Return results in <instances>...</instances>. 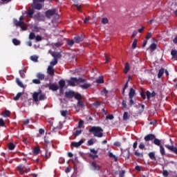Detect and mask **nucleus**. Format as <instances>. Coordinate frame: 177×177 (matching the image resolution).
Segmentation results:
<instances>
[{"label":"nucleus","instance_id":"28","mask_svg":"<svg viewBox=\"0 0 177 177\" xmlns=\"http://www.w3.org/2000/svg\"><path fill=\"white\" fill-rule=\"evenodd\" d=\"M108 156H109V157H110V158H114L115 161L118 160V158L117 156H115V155L113 154V153H111V152H109Z\"/></svg>","mask_w":177,"mask_h":177},{"label":"nucleus","instance_id":"61","mask_svg":"<svg viewBox=\"0 0 177 177\" xmlns=\"http://www.w3.org/2000/svg\"><path fill=\"white\" fill-rule=\"evenodd\" d=\"M89 157L93 158V160H95V158H97L98 156L97 154H90Z\"/></svg>","mask_w":177,"mask_h":177},{"label":"nucleus","instance_id":"19","mask_svg":"<svg viewBox=\"0 0 177 177\" xmlns=\"http://www.w3.org/2000/svg\"><path fill=\"white\" fill-rule=\"evenodd\" d=\"M36 77L37 78H38V80L39 81H42V80H44L45 79V75L42 74L41 73H38L37 75H36Z\"/></svg>","mask_w":177,"mask_h":177},{"label":"nucleus","instance_id":"5","mask_svg":"<svg viewBox=\"0 0 177 177\" xmlns=\"http://www.w3.org/2000/svg\"><path fill=\"white\" fill-rule=\"evenodd\" d=\"M45 15L47 19H50L53 17V16H55L56 9L48 10L47 11H46Z\"/></svg>","mask_w":177,"mask_h":177},{"label":"nucleus","instance_id":"54","mask_svg":"<svg viewBox=\"0 0 177 177\" xmlns=\"http://www.w3.org/2000/svg\"><path fill=\"white\" fill-rule=\"evenodd\" d=\"M35 38V33L30 32L29 35V39H34Z\"/></svg>","mask_w":177,"mask_h":177},{"label":"nucleus","instance_id":"46","mask_svg":"<svg viewBox=\"0 0 177 177\" xmlns=\"http://www.w3.org/2000/svg\"><path fill=\"white\" fill-rule=\"evenodd\" d=\"M77 106L79 107H84V102H82V100H79V101H77Z\"/></svg>","mask_w":177,"mask_h":177},{"label":"nucleus","instance_id":"25","mask_svg":"<svg viewBox=\"0 0 177 177\" xmlns=\"http://www.w3.org/2000/svg\"><path fill=\"white\" fill-rule=\"evenodd\" d=\"M49 88L51 89V91H57L59 86L56 84H51L49 86Z\"/></svg>","mask_w":177,"mask_h":177},{"label":"nucleus","instance_id":"53","mask_svg":"<svg viewBox=\"0 0 177 177\" xmlns=\"http://www.w3.org/2000/svg\"><path fill=\"white\" fill-rule=\"evenodd\" d=\"M102 24H107L109 23V19L107 18H102Z\"/></svg>","mask_w":177,"mask_h":177},{"label":"nucleus","instance_id":"51","mask_svg":"<svg viewBox=\"0 0 177 177\" xmlns=\"http://www.w3.org/2000/svg\"><path fill=\"white\" fill-rule=\"evenodd\" d=\"M81 133H82V131H81V130H77V131L74 133V135H75V136H80V135H81Z\"/></svg>","mask_w":177,"mask_h":177},{"label":"nucleus","instance_id":"11","mask_svg":"<svg viewBox=\"0 0 177 177\" xmlns=\"http://www.w3.org/2000/svg\"><path fill=\"white\" fill-rule=\"evenodd\" d=\"M137 107H138V109H140L136 112V114L142 113L143 110H145V105H143V104L140 105V104H138Z\"/></svg>","mask_w":177,"mask_h":177},{"label":"nucleus","instance_id":"60","mask_svg":"<svg viewBox=\"0 0 177 177\" xmlns=\"http://www.w3.org/2000/svg\"><path fill=\"white\" fill-rule=\"evenodd\" d=\"M0 127H5V121L2 118H0Z\"/></svg>","mask_w":177,"mask_h":177},{"label":"nucleus","instance_id":"57","mask_svg":"<svg viewBox=\"0 0 177 177\" xmlns=\"http://www.w3.org/2000/svg\"><path fill=\"white\" fill-rule=\"evenodd\" d=\"M84 125V121L82 120H80L79 123H78V128L81 129V127Z\"/></svg>","mask_w":177,"mask_h":177},{"label":"nucleus","instance_id":"64","mask_svg":"<svg viewBox=\"0 0 177 177\" xmlns=\"http://www.w3.org/2000/svg\"><path fill=\"white\" fill-rule=\"evenodd\" d=\"M35 39L36 41H41L42 40V37L39 35H37L36 37H35Z\"/></svg>","mask_w":177,"mask_h":177},{"label":"nucleus","instance_id":"10","mask_svg":"<svg viewBox=\"0 0 177 177\" xmlns=\"http://www.w3.org/2000/svg\"><path fill=\"white\" fill-rule=\"evenodd\" d=\"M91 169L93 171H99V169H100V167L96 164V162H93L91 163Z\"/></svg>","mask_w":177,"mask_h":177},{"label":"nucleus","instance_id":"4","mask_svg":"<svg viewBox=\"0 0 177 177\" xmlns=\"http://www.w3.org/2000/svg\"><path fill=\"white\" fill-rule=\"evenodd\" d=\"M44 1L45 0H33V3L31 5L32 9L41 10V9H42V4L41 2H44Z\"/></svg>","mask_w":177,"mask_h":177},{"label":"nucleus","instance_id":"29","mask_svg":"<svg viewBox=\"0 0 177 177\" xmlns=\"http://www.w3.org/2000/svg\"><path fill=\"white\" fill-rule=\"evenodd\" d=\"M28 15L29 16V17H32V15H34V8H30L28 10V12H27Z\"/></svg>","mask_w":177,"mask_h":177},{"label":"nucleus","instance_id":"3","mask_svg":"<svg viewBox=\"0 0 177 177\" xmlns=\"http://www.w3.org/2000/svg\"><path fill=\"white\" fill-rule=\"evenodd\" d=\"M32 99L34 102H38V100H44L45 95L42 94L41 91H39V92H35L32 94Z\"/></svg>","mask_w":177,"mask_h":177},{"label":"nucleus","instance_id":"55","mask_svg":"<svg viewBox=\"0 0 177 177\" xmlns=\"http://www.w3.org/2000/svg\"><path fill=\"white\" fill-rule=\"evenodd\" d=\"M32 82L33 84H41V80L39 79H35L32 80Z\"/></svg>","mask_w":177,"mask_h":177},{"label":"nucleus","instance_id":"36","mask_svg":"<svg viewBox=\"0 0 177 177\" xmlns=\"http://www.w3.org/2000/svg\"><path fill=\"white\" fill-rule=\"evenodd\" d=\"M164 74V68H160L158 73V77L161 78Z\"/></svg>","mask_w":177,"mask_h":177},{"label":"nucleus","instance_id":"48","mask_svg":"<svg viewBox=\"0 0 177 177\" xmlns=\"http://www.w3.org/2000/svg\"><path fill=\"white\" fill-rule=\"evenodd\" d=\"M137 44H138V40H137L136 39H135L133 40V44H132V48H133V49H136V45H137Z\"/></svg>","mask_w":177,"mask_h":177},{"label":"nucleus","instance_id":"35","mask_svg":"<svg viewBox=\"0 0 177 177\" xmlns=\"http://www.w3.org/2000/svg\"><path fill=\"white\" fill-rule=\"evenodd\" d=\"M171 55L173 57V59H176L177 57V50H171Z\"/></svg>","mask_w":177,"mask_h":177},{"label":"nucleus","instance_id":"58","mask_svg":"<svg viewBox=\"0 0 177 177\" xmlns=\"http://www.w3.org/2000/svg\"><path fill=\"white\" fill-rule=\"evenodd\" d=\"M162 175H163V176L167 177V176H168V175H169V173L167 170H163Z\"/></svg>","mask_w":177,"mask_h":177},{"label":"nucleus","instance_id":"14","mask_svg":"<svg viewBox=\"0 0 177 177\" xmlns=\"http://www.w3.org/2000/svg\"><path fill=\"white\" fill-rule=\"evenodd\" d=\"M129 150H125L122 153V156H123V157H124L125 160H129Z\"/></svg>","mask_w":177,"mask_h":177},{"label":"nucleus","instance_id":"32","mask_svg":"<svg viewBox=\"0 0 177 177\" xmlns=\"http://www.w3.org/2000/svg\"><path fill=\"white\" fill-rule=\"evenodd\" d=\"M149 157L151 158V160H153V161H156V155L154 154V152H150L149 153Z\"/></svg>","mask_w":177,"mask_h":177},{"label":"nucleus","instance_id":"20","mask_svg":"<svg viewBox=\"0 0 177 177\" xmlns=\"http://www.w3.org/2000/svg\"><path fill=\"white\" fill-rule=\"evenodd\" d=\"M136 93H135V90L133 88H130V91L129 93V96L130 99H133V96H135Z\"/></svg>","mask_w":177,"mask_h":177},{"label":"nucleus","instance_id":"21","mask_svg":"<svg viewBox=\"0 0 177 177\" xmlns=\"http://www.w3.org/2000/svg\"><path fill=\"white\" fill-rule=\"evenodd\" d=\"M122 118L123 121H128V120H129V114L128 113V112H124Z\"/></svg>","mask_w":177,"mask_h":177},{"label":"nucleus","instance_id":"49","mask_svg":"<svg viewBox=\"0 0 177 177\" xmlns=\"http://www.w3.org/2000/svg\"><path fill=\"white\" fill-rule=\"evenodd\" d=\"M75 99H76L77 100H81V99H82V96H81V94H76L75 95Z\"/></svg>","mask_w":177,"mask_h":177},{"label":"nucleus","instance_id":"39","mask_svg":"<svg viewBox=\"0 0 177 177\" xmlns=\"http://www.w3.org/2000/svg\"><path fill=\"white\" fill-rule=\"evenodd\" d=\"M15 147H16V146L12 142H10L8 144V149H9V150H15Z\"/></svg>","mask_w":177,"mask_h":177},{"label":"nucleus","instance_id":"1","mask_svg":"<svg viewBox=\"0 0 177 177\" xmlns=\"http://www.w3.org/2000/svg\"><path fill=\"white\" fill-rule=\"evenodd\" d=\"M88 131L96 138H103V129L100 127H93Z\"/></svg>","mask_w":177,"mask_h":177},{"label":"nucleus","instance_id":"22","mask_svg":"<svg viewBox=\"0 0 177 177\" xmlns=\"http://www.w3.org/2000/svg\"><path fill=\"white\" fill-rule=\"evenodd\" d=\"M65 95H66V97H69L70 99H71L74 96V92L73 91H66L65 93Z\"/></svg>","mask_w":177,"mask_h":177},{"label":"nucleus","instance_id":"30","mask_svg":"<svg viewBox=\"0 0 177 177\" xmlns=\"http://www.w3.org/2000/svg\"><path fill=\"white\" fill-rule=\"evenodd\" d=\"M3 117H5V118H8V117H10V111L6 110L3 113Z\"/></svg>","mask_w":177,"mask_h":177},{"label":"nucleus","instance_id":"2","mask_svg":"<svg viewBox=\"0 0 177 177\" xmlns=\"http://www.w3.org/2000/svg\"><path fill=\"white\" fill-rule=\"evenodd\" d=\"M85 81H86L85 79L71 77L69 80H68V84L70 86H76V85H78V84L84 83Z\"/></svg>","mask_w":177,"mask_h":177},{"label":"nucleus","instance_id":"7","mask_svg":"<svg viewBox=\"0 0 177 177\" xmlns=\"http://www.w3.org/2000/svg\"><path fill=\"white\" fill-rule=\"evenodd\" d=\"M85 36L81 35L80 36H76L74 37V41L76 44H80V42H82L84 41V38Z\"/></svg>","mask_w":177,"mask_h":177},{"label":"nucleus","instance_id":"43","mask_svg":"<svg viewBox=\"0 0 177 177\" xmlns=\"http://www.w3.org/2000/svg\"><path fill=\"white\" fill-rule=\"evenodd\" d=\"M53 129H62V124L59 123L58 126H56V124H52Z\"/></svg>","mask_w":177,"mask_h":177},{"label":"nucleus","instance_id":"59","mask_svg":"<svg viewBox=\"0 0 177 177\" xmlns=\"http://www.w3.org/2000/svg\"><path fill=\"white\" fill-rule=\"evenodd\" d=\"M106 120H114V115H109L106 117Z\"/></svg>","mask_w":177,"mask_h":177},{"label":"nucleus","instance_id":"44","mask_svg":"<svg viewBox=\"0 0 177 177\" xmlns=\"http://www.w3.org/2000/svg\"><path fill=\"white\" fill-rule=\"evenodd\" d=\"M97 84H104V80H103V77H100L99 79L96 80Z\"/></svg>","mask_w":177,"mask_h":177},{"label":"nucleus","instance_id":"42","mask_svg":"<svg viewBox=\"0 0 177 177\" xmlns=\"http://www.w3.org/2000/svg\"><path fill=\"white\" fill-rule=\"evenodd\" d=\"M59 85L60 88H64L65 85H66V82L64 80H60L59 82Z\"/></svg>","mask_w":177,"mask_h":177},{"label":"nucleus","instance_id":"18","mask_svg":"<svg viewBox=\"0 0 177 177\" xmlns=\"http://www.w3.org/2000/svg\"><path fill=\"white\" fill-rule=\"evenodd\" d=\"M147 97V99H150V97H154L156 96V92L153 91L152 93H150V91H147L146 92Z\"/></svg>","mask_w":177,"mask_h":177},{"label":"nucleus","instance_id":"15","mask_svg":"<svg viewBox=\"0 0 177 177\" xmlns=\"http://www.w3.org/2000/svg\"><path fill=\"white\" fill-rule=\"evenodd\" d=\"M82 143H84V140H81L80 141L75 142H73L71 143L72 146H74V147H80V146H81V145H82Z\"/></svg>","mask_w":177,"mask_h":177},{"label":"nucleus","instance_id":"37","mask_svg":"<svg viewBox=\"0 0 177 177\" xmlns=\"http://www.w3.org/2000/svg\"><path fill=\"white\" fill-rule=\"evenodd\" d=\"M149 48L151 52H153V50H156V49H157V44L153 43L150 45Z\"/></svg>","mask_w":177,"mask_h":177},{"label":"nucleus","instance_id":"45","mask_svg":"<svg viewBox=\"0 0 177 177\" xmlns=\"http://www.w3.org/2000/svg\"><path fill=\"white\" fill-rule=\"evenodd\" d=\"M160 154H162V156H164V154H165V149H164V147L160 145Z\"/></svg>","mask_w":177,"mask_h":177},{"label":"nucleus","instance_id":"40","mask_svg":"<svg viewBox=\"0 0 177 177\" xmlns=\"http://www.w3.org/2000/svg\"><path fill=\"white\" fill-rule=\"evenodd\" d=\"M30 60H32V62H38V56H37V55L30 56Z\"/></svg>","mask_w":177,"mask_h":177},{"label":"nucleus","instance_id":"38","mask_svg":"<svg viewBox=\"0 0 177 177\" xmlns=\"http://www.w3.org/2000/svg\"><path fill=\"white\" fill-rule=\"evenodd\" d=\"M91 84H82L80 86L82 89H88V88H91Z\"/></svg>","mask_w":177,"mask_h":177},{"label":"nucleus","instance_id":"62","mask_svg":"<svg viewBox=\"0 0 177 177\" xmlns=\"http://www.w3.org/2000/svg\"><path fill=\"white\" fill-rule=\"evenodd\" d=\"M94 143H95V142H93V140H92V139H91L88 141V146H92Z\"/></svg>","mask_w":177,"mask_h":177},{"label":"nucleus","instance_id":"8","mask_svg":"<svg viewBox=\"0 0 177 177\" xmlns=\"http://www.w3.org/2000/svg\"><path fill=\"white\" fill-rule=\"evenodd\" d=\"M47 74H48L50 77H53V75H55V68L52 66H48L47 68Z\"/></svg>","mask_w":177,"mask_h":177},{"label":"nucleus","instance_id":"17","mask_svg":"<svg viewBox=\"0 0 177 177\" xmlns=\"http://www.w3.org/2000/svg\"><path fill=\"white\" fill-rule=\"evenodd\" d=\"M17 169L21 175H24V166L23 165H19Z\"/></svg>","mask_w":177,"mask_h":177},{"label":"nucleus","instance_id":"12","mask_svg":"<svg viewBox=\"0 0 177 177\" xmlns=\"http://www.w3.org/2000/svg\"><path fill=\"white\" fill-rule=\"evenodd\" d=\"M165 147H167V149L169 150H171V151H173V153L177 154V148L174 146L165 145Z\"/></svg>","mask_w":177,"mask_h":177},{"label":"nucleus","instance_id":"41","mask_svg":"<svg viewBox=\"0 0 177 177\" xmlns=\"http://www.w3.org/2000/svg\"><path fill=\"white\" fill-rule=\"evenodd\" d=\"M14 24H15L17 26V27H21V24H21V21H18L17 19H15L14 21Z\"/></svg>","mask_w":177,"mask_h":177},{"label":"nucleus","instance_id":"56","mask_svg":"<svg viewBox=\"0 0 177 177\" xmlns=\"http://www.w3.org/2000/svg\"><path fill=\"white\" fill-rule=\"evenodd\" d=\"M59 46H62V43L60 42H57L54 44L53 47L54 48H59Z\"/></svg>","mask_w":177,"mask_h":177},{"label":"nucleus","instance_id":"34","mask_svg":"<svg viewBox=\"0 0 177 177\" xmlns=\"http://www.w3.org/2000/svg\"><path fill=\"white\" fill-rule=\"evenodd\" d=\"M57 64V59H53L50 62V65L48 66L53 67L54 66H56Z\"/></svg>","mask_w":177,"mask_h":177},{"label":"nucleus","instance_id":"52","mask_svg":"<svg viewBox=\"0 0 177 177\" xmlns=\"http://www.w3.org/2000/svg\"><path fill=\"white\" fill-rule=\"evenodd\" d=\"M67 45H68V46H73V45H74V40H68Z\"/></svg>","mask_w":177,"mask_h":177},{"label":"nucleus","instance_id":"27","mask_svg":"<svg viewBox=\"0 0 177 177\" xmlns=\"http://www.w3.org/2000/svg\"><path fill=\"white\" fill-rule=\"evenodd\" d=\"M153 143L156 146H161V140H160L158 138H153Z\"/></svg>","mask_w":177,"mask_h":177},{"label":"nucleus","instance_id":"26","mask_svg":"<svg viewBox=\"0 0 177 177\" xmlns=\"http://www.w3.org/2000/svg\"><path fill=\"white\" fill-rule=\"evenodd\" d=\"M16 82L17 85L20 86V88H24V84H23V83L20 81V80L18 77L16 78Z\"/></svg>","mask_w":177,"mask_h":177},{"label":"nucleus","instance_id":"50","mask_svg":"<svg viewBox=\"0 0 177 177\" xmlns=\"http://www.w3.org/2000/svg\"><path fill=\"white\" fill-rule=\"evenodd\" d=\"M134 154H135V156H136V157H143V153H140V152H138V151H136L134 153Z\"/></svg>","mask_w":177,"mask_h":177},{"label":"nucleus","instance_id":"6","mask_svg":"<svg viewBox=\"0 0 177 177\" xmlns=\"http://www.w3.org/2000/svg\"><path fill=\"white\" fill-rule=\"evenodd\" d=\"M51 55L53 57H54V59L57 60V59H62V57L63 56L62 55V53H58V52H54L51 53Z\"/></svg>","mask_w":177,"mask_h":177},{"label":"nucleus","instance_id":"13","mask_svg":"<svg viewBox=\"0 0 177 177\" xmlns=\"http://www.w3.org/2000/svg\"><path fill=\"white\" fill-rule=\"evenodd\" d=\"M165 147H167V149L169 150H171V151H173V153L177 154V148L174 146L165 145Z\"/></svg>","mask_w":177,"mask_h":177},{"label":"nucleus","instance_id":"16","mask_svg":"<svg viewBox=\"0 0 177 177\" xmlns=\"http://www.w3.org/2000/svg\"><path fill=\"white\" fill-rule=\"evenodd\" d=\"M40 150H41V149L39 148V147H37L33 148L32 153L35 156H38V154H39Z\"/></svg>","mask_w":177,"mask_h":177},{"label":"nucleus","instance_id":"63","mask_svg":"<svg viewBox=\"0 0 177 177\" xmlns=\"http://www.w3.org/2000/svg\"><path fill=\"white\" fill-rule=\"evenodd\" d=\"M61 115H62V117H66L67 115V111H62L61 112Z\"/></svg>","mask_w":177,"mask_h":177},{"label":"nucleus","instance_id":"47","mask_svg":"<svg viewBox=\"0 0 177 177\" xmlns=\"http://www.w3.org/2000/svg\"><path fill=\"white\" fill-rule=\"evenodd\" d=\"M19 75L21 78H26V74L24 73V70L19 71Z\"/></svg>","mask_w":177,"mask_h":177},{"label":"nucleus","instance_id":"9","mask_svg":"<svg viewBox=\"0 0 177 177\" xmlns=\"http://www.w3.org/2000/svg\"><path fill=\"white\" fill-rule=\"evenodd\" d=\"M145 142H149V140H153V139H156V136L153 134H149L145 137Z\"/></svg>","mask_w":177,"mask_h":177},{"label":"nucleus","instance_id":"23","mask_svg":"<svg viewBox=\"0 0 177 177\" xmlns=\"http://www.w3.org/2000/svg\"><path fill=\"white\" fill-rule=\"evenodd\" d=\"M12 44L15 46H18L19 45H20V44H21V42L20 41V40L14 38L12 39Z\"/></svg>","mask_w":177,"mask_h":177},{"label":"nucleus","instance_id":"31","mask_svg":"<svg viewBox=\"0 0 177 177\" xmlns=\"http://www.w3.org/2000/svg\"><path fill=\"white\" fill-rule=\"evenodd\" d=\"M23 95V93H18L16 96L13 97V100L17 101L20 99V97Z\"/></svg>","mask_w":177,"mask_h":177},{"label":"nucleus","instance_id":"24","mask_svg":"<svg viewBox=\"0 0 177 177\" xmlns=\"http://www.w3.org/2000/svg\"><path fill=\"white\" fill-rule=\"evenodd\" d=\"M51 155H52V153L49 150L46 149V153H45L46 160H48V158H50Z\"/></svg>","mask_w":177,"mask_h":177},{"label":"nucleus","instance_id":"33","mask_svg":"<svg viewBox=\"0 0 177 177\" xmlns=\"http://www.w3.org/2000/svg\"><path fill=\"white\" fill-rule=\"evenodd\" d=\"M129 70V63L127 62L124 66V74H127Z\"/></svg>","mask_w":177,"mask_h":177}]
</instances>
